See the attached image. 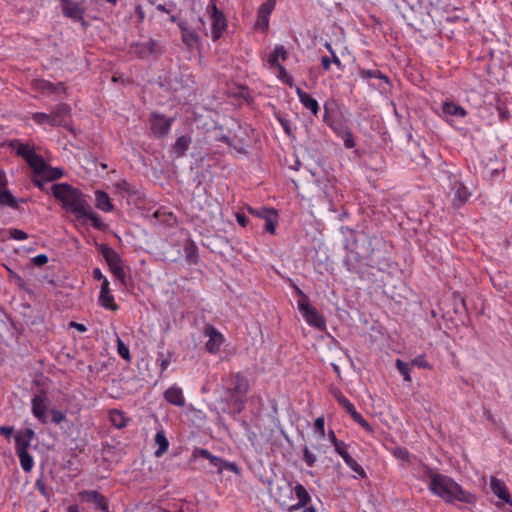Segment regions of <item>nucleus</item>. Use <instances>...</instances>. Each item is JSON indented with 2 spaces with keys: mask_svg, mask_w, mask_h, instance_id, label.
I'll return each instance as SVG.
<instances>
[{
  "mask_svg": "<svg viewBox=\"0 0 512 512\" xmlns=\"http://www.w3.org/2000/svg\"><path fill=\"white\" fill-rule=\"evenodd\" d=\"M423 481H429L428 489L434 495L440 497L445 502L452 503L459 501L467 504L475 502V496L465 491L457 482L451 477L440 474L431 468H426L424 475L421 477Z\"/></svg>",
  "mask_w": 512,
  "mask_h": 512,
  "instance_id": "nucleus-1",
  "label": "nucleus"
},
{
  "mask_svg": "<svg viewBox=\"0 0 512 512\" xmlns=\"http://www.w3.org/2000/svg\"><path fill=\"white\" fill-rule=\"evenodd\" d=\"M53 196L61 202L62 207L73 213L76 218L81 219V214H85L89 203L84 194L78 189L67 183H58L51 186Z\"/></svg>",
  "mask_w": 512,
  "mask_h": 512,
  "instance_id": "nucleus-2",
  "label": "nucleus"
},
{
  "mask_svg": "<svg viewBox=\"0 0 512 512\" xmlns=\"http://www.w3.org/2000/svg\"><path fill=\"white\" fill-rule=\"evenodd\" d=\"M295 291L299 296L297 307L305 321L310 326L320 331H324L326 329L325 317L310 303L308 296L300 288L295 287Z\"/></svg>",
  "mask_w": 512,
  "mask_h": 512,
  "instance_id": "nucleus-3",
  "label": "nucleus"
},
{
  "mask_svg": "<svg viewBox=\"0 0 512 512\" xmlns=\"http://www.w3.org/2000/svg\"><path fill=\"white\" fill-rule=\"evenodd\" d=\"M99 251L105 259L110 272L124 285H127L128 275L126 272L127 266L119 255V253L108 246L107 244L99 245Z\"/></svg>",
  "mask_w": 512,
  "mask_h": 512,
  "instance_id": "nucleus-4",
  "label": "nucleus"
},
{
  "mask_svg": "<svg viewBox=\"0 0 512 512\" xmlns=\"http://www.w3.org/2000/svg\"><path fill=\"white\" fill-rule=\"evenodd\" d=\"M11 146L13 149H15V152L18 156L25 159L29 167L34 172L35 176L39 171L43 170L44 166L47 164L44 159L35 152L33 145L15 140L11 142Z\"/></svg>",
  "mask_w": 512,
  "mask_h": 512,
  "instance_id": "nucleus-5",
  "label": "nucleus"
},
{
  "mask_svg": "<svg viewBox=\"0 0 512 512\" xmlns=\"http://www.w3.org/2000/svg\"><path fill=\"white\" fill-rule=\"evenodd\" d=\"M216 1L210 0L206 7V12L211 21V39L214 42L223 36L228 26L225 14L222 10L218 9Z\"/></svg>",
  "mask_w": 512,
  "mask_h": 512,
  "instance_id": "nucleus-6",
  "label": "nucleus"
},
{
  "mask_svg": "<svg viewBox=\"0 0 512 512\" xmlns=\"http://www.w3.org/2000/svg\"><path fill=\"white\" fill-rule=\"evenodd\" d=\"M193 457L207 459L212 466L217 468L219 473H222L224 470H230L234 473H239V468L236 463L228 462L218 456H215L205 448H195L193 450Z\"/></svg>",
  "mask_w": 512,
  "mask_h": 512,
  "instance_id": "nucleus-7",
  "label": "nucleus"
},
{
  "mask_svg": "<svg viewBox=\"0 0 512 512\" xmlns=\"http://www.w3.org/2000/svg\"><path fill=\"white\" fill-rule=\"evenodd\" d=\"M174 121V117H167L163 114L154 112L149 118L151 132L155 137L163 138L170 132Z\"/></svg>",
  "mask_w": 512,
  "mask_h": 512,
  "instance_id": "nucleus-8",
  "label": "nucleus"
},
{
  "mask_svg": "<svg viewBox=\"0 0 512 512\" xmlns=\"http://www.w3.org/2000/svg\"><path fill=\"white\" fill-rule=\"evenodd\" d=\"M163 52L164 48L161 43L152 38L147 41L137 42L131 46V53L142 59L153 55H161Z\"/></svg>",
  "mask_w": 512,
  "mask_h": 512,
  "instance_id": "nucleus-9",
  "label": "nucleus"
},
{
  "mask_svg": "<svg viewBox=\"0 0 512 512\" xmlns=\"http://www.w3.org/2000/svg\"><path fill=\"white\" fill-rule=\"evenodd\" d=\"M61 9L65 17L74 22H81L84 28H87L88 22L84 19L85 8L81 2L72 0H61Z\"/></svg>",
  "mask_w": 512,
  "mask_h": 512,
  "instance_id": "nucleus-10",
  "label": "nucleus"
},
{
  "mask_svg": "<svg viewBox=\"0 0 512 512\" xmlns=\"http://www.w3.org/2000/svg\"><path fill=\"white\" fill-rule=\"evenodd\" d=\"M204 334L209 338L205 344L206 350L211 354H217L224 343V336L212 325L206 326Z\"/></svg>",
  "mask_w": 512,
  "mask_h": 512,
  "instance_id": "nucleus-11",
  "label": "nucleus"
},
{
  "mask_svg": "<svg viewBox=\"0 0 512 512\" xmlns=\"http://www.w3.org/2000/svg\"><path fill=\"white\" fill-rule=\"evenodd\" d=\"M228 392L232 395L246 396L249 392L248 379L241 373H235L230 376Z\"/></svg>",
  "mask_w": 512,
  "mask_h": 512,
  "instance_id": "nucleus-12",
  "label": "nucleus"
},
{
  "mask_svg": "<svg viewBox=\"0 0 512 512\" xmlns=\"http://www.w3.org/2000/svg\"><path fill=\"white\" fill-rule=\"evenodd\" d=\"M47 398L45 395H35L32 398V413L43 424L48 422L47 412Z\"/></svg>",
  "mask_w": 512,
  "mask_h": 512,
  "instance_id": "nucleus-13",
  "label": "nucleus"
},
{
  "mask_svg": "<svg viewBox=\"0 0 512 512\" xmlns=\"http://www.w3.org/2000/svg\"><path fill=\"white\" fill-rule=\"evenodd\" d=\"M490 488L499 499L503 500L512 507V497L504 481L492 476L490 478Z\"/></svg>",
  "mask_w": 512,
  "mask_h": 512,
  "instance_id": "nucleus-14",
  "label": "nucleus"
},
{
  "mask_svg": "<svg viewBox=\"0 0 512 512\" xmlns=\"http://www.w3.org/2000/svg\"><path fill=\"white\" fill-rule=\"evenodd\" d=\"M344 460L346 465L355 473H357L361 478L366 477V473L364 469L361 467V465L351 457V455L348 452V445L345 443L344 445L340 446V448L335 450Z\"/></svg>",
  "mask_w": 512,
  "mask_h": 512,
  "instance_id": "nucleus-15",
  "label": "nucleus"
},
{
  "mask_svg": "<svg viewBox=\"0 0 512 512\" xmlns=\"http://www.w3.org/2000/svg\"><path fill=\"white\" fill-rule=\"evenodd\" d=\"M79 496L82 500L86 502H91L96 505L101 511H108V503L106 498L97 491L94 490H85L79 493Z\"/></svg>",
  "mask_w": 512,
  "mask_h": 512,
  "instance_id": "nucleus-16",
  "label": "nucleus"
},
{
  "mask_svg": "<svg viewBox=\"0 0 512 512\" xmlns=\"http://www.w3.org/2000/svg\"><path fill=\"white\" fill-rule=\"evenodd\" d=\"M452 191H453V206L454 207H460L463 205L468 198L470 197V193L466 186L460 182V181H454L452 184Z\"/></svg>",
  "mask_w": 512,
  "mask_h": 512,
  "instance_id": "nucleus-17",
  "label": "nucleus"
},
{
  "mask_svg": "<svg viewBox=\"0 0 512 512\" xmlns=\"http://www.w3.org/2000/svg\"><path fill=\"white\" fill-rule=\"evenodd\" d=\"M99 302L106 309L113 311H116L118 309V306L114 302V297L110 292L109 281L107 280V278H104V281L102 282L101 291L99 295Z\"/></svg>",
  "mask_w": 512,
  "mask_h": 512,
  "instance_id": "nucleus-18",
  "label": "nucleus"
},
{
  "mask_svg": "<svg viewBox=\"0 0 512 512\" xmlns=\"http://www.w3.org/2000/svg\"><path fill=\"white\" fill-rule=\"evenodd\" d=\"M35 437V433L32 429L27 428L25 430L19 431L15 435V449L16 451H24L28 450L31 441Z\"/></svg>",
  "mask_w": 512,
  "mask_h": 512,
  "instance_id": "nucleus-19",
  "label": "nucleus"
},
{
  "mask_svg": "<svg viewBox=\"0 0 512 512\" xmlns=\"http://www.w3.org/2000/svg\"><path fill=\"white\" fill-rule=\"evenodd\" d=\"M70 107L65 103H60L55 106L51 112L53 119V126L63 125L70 117Z\"/></svg>",
  "mask_w": 512,
  "mask_h": 512,
  "instance_id": "nucleus-20",
  "label": "nucleus"
},
{
  "mask_svg": "<svg viewBox=\"0 0 512 512\" xmlns=\"http://www.w3.org/2000/svg\"><path fill=\"white\" fill-rule=\"evenodd\" d=\"M296 94L299 98L300 103L308 110L311 111V113L314 116H317V114L320 111L319 104L316 99H314L310 94L303 91L301 88H296Z\"/></svg>",
  "mask_w": 512,
  "mask_h": 512,
  "instance_id": "nucleus-21",
  "label": "nucleus"
},
{
  "mask_svg": "<svg viewBox=\"0 0 512 512\" xmlns=\"http://www.w3.org/2000/svg\"><path fill=\"white\" fill-rule=\"evenodd\" d=\"M165 400L175 406L183 407L185 405V397L182 389L177 385H173L164 392Z\"/></svg>",
  "mask_w": 512,
  "mask_h": 512,
  "instance_id": "nucleus-22",
  "label": "nucleus"
},
{
  "mask_svg": "<svg viewBox=\"0 0 512 512\" xmlns=\"http://www.w3.org/2000/svg\"><path fill=\"white\" fill-rule=\"evenodd\" d=\"M191 144V138L186 135L178 137L171 148V155L173 158H181L185 155Z\"/></svg>",
  "mask_w": 512,
  "mask_h": 512,
  "instance_id": "nucleus-23",
  "label": "nucleus"
},
{
  "mask_svg": "<svg viewBox=\"0 0 512 512\" xmlns=\"http://www.w3.org/2000/svg\"><path fill=\"white\" fill-rule=\"evenodd\" d=\"M36 88L46 94L64 93L66 88L64 83H52L46 80H39L35 84Z\"/></svg>",
  "mask_w": 512,
  "mask_h": 512,
  "instance_id": "nucleus-24",
  "label": "nucleus"
},
{
  "mask_svg": "<svg viewBox=\"0 0 512 512\" xmlns=\"http://www.w3.org/2000/svg\"><path fill=\"white\" fill-rule=\"evenodd\" d=\"M154 443L155 445L158 446V448L154 452L155 457L159 458L168 451L169 441L162 427L157 431L154 437Z\"/></svg>",
  "mask_w": 512,
  "mask_h": 512,
  "instance_id": "nucleus-25",
  "label": "nucleus"
},
{
  "mask_svg": "<svg viewBox=\"0 0 512 512\" xmlns=\"http://www.w3.org/2000/svg\"><path fill=\"white\" fill-rule=\"evenodd\" d=\"M63 175L64 171L61 168H53L46 164L44 169L39 171L36 176L42 178L44 181L51 182L60 179Z\"/></svg>",
  "mask_w": 512,
  "mask_h": 512,
  "instance_id": "nucleus-26",
  "label": "nucleus"
},
{
  "mask_svg": "<svg viewBox=\"0 0 512 512\" xmlns=\"http://www.w3.org/2000/svg\"><path fill=\"white\" fill-rule=\"evenodd\" d=\"M179 28L182 32V40L187 46L192 47L199 42V34L194 29L188 28L183 23H179Z\"/></svg>",
  "mask_w": 512,
  "mask_h": 512,
  "instance_id": "nucleus-27",
  "label": "nucleus"
},
{
  "mask_svg": "<svg viewBox=\"0 0 512 512\" xmlns=\"http://www.w3.org/2000/svg\"><path fill=\"white\" fill-rule=\"evenodd\" d=\"M95 201L96 207L104 212H111L114 208L109 195L104 191L95 192Z\"/></svg>",
  "mask_w": 512,
  "mask_h": 512,
  "instance_id": "nucleus-28",
  "label": "nucleus"
},
{
  "mask_svg": "<svg viewBox=\"0 0 512 512\" xmlns=\"http://www.w3.org/2000/svg\"><path fill=\"white\" fill-rule=\"evenodd\" d=\"M262 212H263V215L258 214V217L265 219V221H266L265 229L269 233L273 234L275 232V228H276L277 214L273 209H267V208H263Z\"/></svg>",
  "mask_w": 512,
  "mask_h": 512,
  "instance_id": "nucleus-29",
  "label": "nucleus"
},
{
  "mask_svg": "<svg viewBox=\"0 0 512 512\" xmlns=\"http://www.w3.org/2000/svg\"><path fill=\"white\" fill-rule=\"evenodd\" d=\"M442 110H443V113L446 115L460 117V118L465 117L467 114L466 110L462 106H460L454 102L443 103Z\"/></svg>",
  "mask_w": 512,
  "mask_h": 512,
  "instance_id": "nucleus-30",
  "label": "nucleus"
},
{
  "mask_svg": "<svg viewBox=\"0 0 512 512\" xmlns=\"http://www.w3.org/2000/svg\"><path fill=\"white\" fill-rule=\"evenodd\" d=\"M8 206L13 209L18 208V201L12 195V193L8 189H0V207Z\"/></svg>",
  "mask_w": 512,
  "mask_h": 512,
  "instance_id": "nucleus-31",
  "label": "nucleus"
},
{
  "mask_svg": "<svg viewBox=\"0 0 512 512\" xmlns=\"http://www.w3.org/2000/svg\"><path fill=\"white\" fill-rule=\"evenodd\" d=\"M274 7L275 0H267L259 8L258 18L264 23L265 27H268V16L271 14Z\"/></svg>",
  "mask_w": 512,
  "mask_h": 512,
  "instance_id": "nucleus-32",
  "label": "nucleus"
},
{
  "mask_svg": "<svg viewBox=\"0 0 512 512\" xmlns=\"http://www.w3.org/2000/svg\"><path fill=\"white\" fill-rule=\"evenodd\" d=\"M281 59V60H286L287 58V51L285 50V48L283 46H276L274 48V50L269 54L268 56V62L270 65L272 66H277V65H280L278 63V59Z\"/></svg>",
  "mask_w": 512,
  "mask_h": 512,
  "instance_id": "nucleus-33",
  "label": "nucleus"
},
{
  "mask_svg": "<svg viewBox=\"0 0 512 512\" xmlns=\"http://www.w3.org/2000/svg\"><path fill=\"white\" fill-rule=\"evenodd\" d=\"M20 465L25 472H30L34 465L33 457L29 454L28 450L16 451Z\"/></svg>",
  "mask_w": 512,
  "mask_h": 512,
  "instance_id": "nucleus-34",
  "label": "nucleus"
},
{
  "mask_svg": "<svg viewBox=\"0 0 512 512\" xmlns=\"http://www.w3.org/2000/svg\"><path fill=\"white\" fill-rule=\"evenodd\" d=\"M245 397L246 396L232 395L231 394L230 399H229V403L231 404L232 412L235 415L241 413L244 410L245 404H246Z\"/></svg>",
  "mask_w": 512,
  "mask_h": 512,
  "instance_id": "nucleus-35",
  "label": "nucleus"
},
{
  "mask_svg": "<svg viewBox=\"0 0 512 512\" xmlns=\"http://www.w3.org/2000/svg\"><path fill=\"white\" fill-rule=\"evenodd\" d=\"M81 218L89 219L92 223V226L99 230H104L105 225L102 223L100 217L93 212L91 206L85 211V214H81Z\"/></svg>",
  "mask_w": 512,
  "mask_h": 512,
  "instance_id": "nucleus-36",
  "label": "nucleus"
},
{
  "mask_svg": "<svg viewBox=\"0 0 512 512\" xmlns=\"http://www.w3.org/2000/svg\"><path fill=\"white\" fill-rule=\"evenodd\" d=\"M359 75L364 79L378 78L383 80L385 83H389V78L378 69H360Z\"/></svg>",
  "mask_w": 512,
  "mask_h": 512,
  "instance_id": "nucleus-37",
  "label": "nucleus"
},
{
  "mask_svg": "<svg viewBox=\"0 0 512 512\" xmlns=\"http://www.w3.org/2000/svg\"><path fill=\"white\" fill-rule=\"evenodd\" d=\"M293 490L298 501L301 502V504L308 505V503L311 501V497L306 488L302 484L298 483L294 486Z\"/></svg>",
  "mask_w": 512,
  "mask_h": 512,
  "instance_id": "nucleus-38",
  "label": "nucleus"
},
{
  "mask_svg": "<svg viewBox=\"0 0 512 512\" xmlns=\"http://www.w3.org/2000/svg\"><path fill=\"white\" fill-rule=\"evenodd\" d=\"M110 420L116 428H123L127 424V419L124 413L119 410H113L110 412Z\"/></svg>",
  "mask_w": 512,
  "mask_h": 512,
  "instance_id": "nucleus-39",
  "label": "nucleus"
},
{
  "mask_svg": "<svg viewBox=\"0 0 512 512\" xmlns=\"http://www.w3.org/2000/svg\"><path fill=\"white\" fill-rule=\"evenodd\" d=\"M31 119L38 125L48 124L53 126V119L51 113L35 112L31 114Z\"/></svg>",
  "mask_w": 512,
  "mask_h": 512,
  "instance_id": "nucleus-40",
  "label": "nucleus"
},
{
  "mask_svg": "<svg viewBox=\"0 0 512 512\" xmlns=\"http://www.w3.org/2000/svg\"><path fill=\"white\" fill-rule=\"evenodd\" d=\"M395 365H396V368L398 369V371L402 374L404 381L411 382L412 379L410 376L409 364L400 359H397Z\"/></svg>",
  "mask_w": 512,
  "mask_h": 512,
  "instance_id": "nucleus-41",
  "label": "nucleus"
},
{
  "mask_svg": "<svg viewBox=\"0 0 512 512\" xmlns=\"http://www.w3.org/2000/svg\"><path fill=\"white\" fill-rule=\"evenodd\" d=\"M303 461L308 467H313L317 461L316 455L310 450L308 446L303 447Z\"/></svg>",
  "mask_w": 512,
  "mask_h": 512,
  "instance_id": "nucleus-42",
  "label": "nucleus"
},
{
  "mask_svg": "<svg viewBox=\"0 0 512 512\" xmlns=\"http://www.w3.org/2000/svg\"><path fill=\"white\" fill-rule=\"evenodd\" d=\"M336 399L348 414H350L355 409L354 404L351 403L350 400L347 397H345L341 392H338L336 394Z\"/></svg>",
  "mask_w": 512,
  "mask_h": 512,
  "instance_id": "nucleus-43",
  "label": "nucleus"
},
{
  "mask_svg": "<svg viewBox=\"0 0 512 512\" xmlns=\"http://www.w3.org/2000/svg\"><path fill=\"white\" fill-rule=\"evenodd\" d=\"M314 432L318 434L319 438L325 436V420L323 416L318 417L314 422Z\"/></svg>",
  "mask_w": 512,
  "mask_h": 512,
  "instance_id": "nucleus-44",
  "label": "nucleus"
},
{
  "mask_svg": "<svg viewBox=\"0 0 512 512\" xmlns=\"http://www.w3.org/2000/svg\"><path fill=\"white\" fill-rule=\"evenodd\" d=\"M340 134H341V137L343 139L344 146L346 148L351 149V148H353L355 146V141L353 139V135H352V133L349 130L341 131Z\"/></svg>",
  "mask_w": 512,
  "mask_h": 512,
  "instance_id": "nucleus-45",
  "label": "nucleus"
},
{
  "mask_svg": "<svg viewBox=\"0 0 512 512\" xmlns=\"http://www.w3.org/2000/svg\"><path fill=\"white\" fill-rule=\"evenodd\" d=\"M117 351L118 354L125 360H130V352L129 348L124 344V342L118 338L117 341Z\"/></svg>",
  "mask_w": 512,
  "mask_h": 512,
  "instance_id": "nucleus-46",
  "label": "nucleus"
},
{
  "mask_svg": "<svg viewBox=\"0 0 512 512\" xmlns=\"http://www.w3.org/2000/svg\"><path fill=\"white\" fill-rule=\"evenodd\" d=\"M411 365L416 366V367H419V368L431 369V366H430V364L426 361V359H425V356H424V355H419V356H417L416 358H414V359L411 361Z\"/></svg>",
  "mask_w": 512,
  "mask_h": 512,
  "instance_id": "nucleus-47",
  "label": "nucleus"
},
{
  "mask_svg": "<svg viewBox=\"0 0 512 512\" xmlns=\"http://www.w3.org/2000/svg\"><path fill=\"white\" fill-rule=\"evenodd\" d=\"M9 237L14 240H25L28 238V234L20 229H10L9 230Z\"/></svg>",
  "mask_w": 512,
  "mask_h": 512,
  "instance_id": "nucleus-48",
  "label": "nucleus"
},
{
  "mask_svg": "<svg viewBox=\"0 0 512 512\" xmlns=\"http://www.w3.org/2000/svg\"><path fill=\"white\" fill-rule=\"evenodd\" d=\"M51 419L55 424H60L66 420V415L60 410L53 409L51 410Z\"/></svg>",
  "mask_w": 512,
  "mask_h": 512,
  "instance_id": "nucleus-49",
  "label": "nucleus"
},
{
  "mask_svg": "<svg viewBox=\"0 0 512 512\" xmlns=\"http://www.w3.org/2000/svg\"><path fill=\"white\" fill-rule=\"evenodd\" d=\"M32 263L37 266H43L48 262V256L46 254H39L31 259Z\"/></svg>",
  "mask_w": 512,
  "mask_h": 512,
  "instance_id": "nucleus-50",
  "label": "nucleus"
},
{
  "mask_svg": "<svg viewBox=\"0 0 512 512\" xmlns=\"http://www.w3.org/2000/svg\"><path fill=\"white\" fill-rule=\"evenodd\" d=\"M328 437H329V440L331 441V443L333 444V446L335 447V450L340 448V446L344 445L345 443L343 441H339L336 436H335V433L333 430H330L329 433H328Z\"/></svg>",
  "mask_w": 512,
  "mask_h": 512,
  "instance_id": "nucleus-51",
  "label": "nucleus"
},
{
  "mask_svg": "<svg viewBox=\"0 0 512 512\" xmlns=\"http://www.w3.org/2000/svg\"><path fill=\"white\" fill-rule=\"evenodd\" d=\"M35 488L43 495L46 496V486L42 479H37L35 482Z\"/></svg>",
  "mask_w": 512,
  "mask_h": 512,
  "instance_id": "nucleus-52",
  "label": "nucleus"
},
{
  "mask_svg": "<svg viewBox=\"0 0 512 512\" xmlns=\"http://www.w3.org/2000/svg\"><path fill=\"white\" fill-rule=\"evenodd\" d=\"M13 427L11 426H1L0 427V435L4 437H10L13 434Z\"/></svg>",
  "mask_w": 512,
  "mask_h": 512,
  "instance_id": "nucleus-53",
  "label": "nucleus"
},
{
  "mask_svg": "<svg viewBox=\"0 0 512 512\" xmlns=\"http://www.w3.org/2000/svg\"><path fill=\"white\" fill-rule=\"evenodd\" d=\"M331 64H332L331 58H329L328 56H323L321 58V66L325 71L330 70Z\"/></svg>",
  "mask_w": 512,
  "mask_h": 512,
  "instance_id": "nucleus-54",
  "label": "nucleus"
},
{
  "mask_svg": "<svg viewBox=\"0 0 512 512\" xmlns=\"http://www.w3.org/2000/svg\"><path fill=\"white\" fill-rule=\"evenodd\" d=\"M276 67L278 68V78L281 81L289 76V73L287 72V70L285 69L284 66H282L280 64V65H277Z\"/></svg>",
  "mask_w": 512,
  "mask_h": 512,
  "instance_id": "nucleus-55",
  "label": "nucleus"
},
{
  "mask_svg": "<svg viewBox=\"0 0 512 512\" xmlns=\"http://www.w3.org/2000/svg\"><path fill=\"white\" fill-rule=\"evenodd\" d=\"M236 220L238 224L241 225L242 227H245L248 223V218L243 213H237Z\"/></svg>",
  "mask_w": 512,
  "mask_h": 512,
  "instance_id": "nucleus-56",
  "label": "nucleus"
},
{
  "mask_svg": "<svg viewBox=\"0 0 512 512\" xmlns=\"http://www.w3.org/2000/svg\"><path fill=\"white\" fill-rule=\"evenodd\" d=\"M306 506H307L306 504H301V502L298 501L297 503L289 506L287 508V512H295V511H298L300 509L303 510V509H305Z\"/></svg>",
  "mask_w": 512,
  "mask_h": 512,
  "instance_id": "nucleus-57",
  "label": "nucleus"
},
{
  "mask_svg": "<svg viewBox=\"0 0 512 512\" xmlns=\"http://www.w3.org/2000/svg\"><path fill=\"white\" fill-rule=\"evenodd\" d=\"M92 275H93V278L95 280H102V282L104 281V278H106L103 274H102V271L100 268H94L93 271H92Z\"/></svg>",
  "mask_w": 512,
  "mask_h": 512,
  "instance_id": "nucleus-58",
  "label": "nucleus"
},
{
  "mask_svg": "<svg viewBox=\"0 0 512 512\" xmlns=\"http://www.w3.org/2000/svg\"><path fill=\"white\" fill-rule=\"evenodd\" d=\"M45 182L46 181H44L42 178L37 177V176L34 179H32V183L41 190L45 189Z\"/></svg>",
  "mask_w": 512,
  "mask_h": 512,
  "instance_id": "nucleus-59",
  "label": "nucleus"
},
{
  "mask_svg": "<svg viewBox=\"0 0 512 512\" xmlns=\"http://www.w3.org/2000/svg\"><path fill=\"white\" fill-rule=\"evenodd\" d=\"M331 61L333 64H335L337 66V68L341 71L344 70V65L342 64L341 60L339 59V57L335 54L334 56H331Z\"/></svg>",
  "mask_w": 512,
  "mask_h": 512,
  "instance_id": "nucleus-60",
  "label": "nucleus"
},
{
  "mask_svg": "<svg viewBox=\"0 0 512 512\" xmlns=\"http://www.w3.org/2000/svg\"><path fill=\"white\" fill-rule=\"evenodd\" d=\"M279 121H280V123H281V125H282V127H283V129L285 131V133L287 135H290L292 131H291V127H290L289 121L288 120H284V119H279Z\"/></svg>",
  "mask_w": 512,
  "mask_h": 512,
  "instance_id": "nucleus-61",
  "label": "nucleus"
},
{
  "mask_svg": "<svg viewBox=\"0 0 512 512\" xmlns=\"http://www.w3.org/2000/svg\"><path fill=\"white\" fill-rule=\"evenodd\" d=\"M350 416L356 423H359L364 419V417L359 412H357L356 408L350 413Z\"/></svg>",
  "mask_w": 512,
  "mask_h": 512,
  "instance_id": "nucleus-62",
  "label": "nucleus"
},
{
  "mask_svg": "<svg viewBox=\"0 0 512 512\" xmlns=\"http://www.w3.org/2000/svg\"><path fill=\"white\" fill-rule=\"evenodd\" d=\"M185 252H186L187 259L191 260L192 257L195 256V247H194V245L191 244L189 247H186L185 248Z\"/></svg>",
  "mask_w": 512,
  "mask_h": 512,
  "instance_id": "nucleus-63",
  "label": "nucleus"
},
{
  "mask_svg": "<svg viewBox=\"0 0 512 512\" xmlns=\"http://www.w3.org/2000/svg\"><path fill=\"white\" fill-rule=\"evenodd\" d=\"M135 12L139 18V21L142 22L145 18V12H144L142 6L141 5L136 6Z\"/></svg>",
  "mask_w": 512,
  "mask_h": 512,
  "instance_id": "nucleus-64",
  "label": "nucleus"
}]
</instances>
